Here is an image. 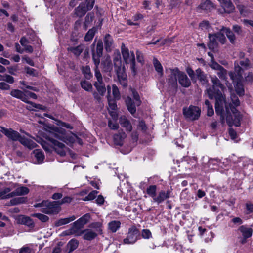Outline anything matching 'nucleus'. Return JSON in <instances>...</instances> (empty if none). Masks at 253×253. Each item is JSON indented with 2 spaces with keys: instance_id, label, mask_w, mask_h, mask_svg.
Here are the masks:
<instances>
[{
  "instance_id": "1",
  "label": "nucleus",
  "mask_w": 253,
  "mask_h": 253,
  "mask_svg": "<svg viewBox=\"0 0 253 253\" xmlns=\"http://www.w3.org/2000/svg\"><path fill=\"white\" fill-rule=\"evenodd\" d=\"M65 130L62 128L56 127L50 132L47 139L51 143V145L43 142L42 143V148L47 152H50L53 148L57 154L61 156L66 155L65 145L59 142L57 140L64 141L66 139Z\"/></svg>"
},
{
  "instance_id": "2",
  "label": "nucleus",
  "mask_w": 253,
  "mask_h": 253,
  "mask_svg": "<svg viewBox=\"0 0 253 253\" xmlns=\"http://www.w3.org/2000/svg\"><path fill=\"white\" fill-rule=\"evenodd\" d=\"M206 92L208 94L209 98L212 99L214 98L216 99V102L215 104V111L217 114L220 115L221 121L223 123L224 121V116L223 115V104H225V107L226 108L227 114L229 113V108L224 98L222 95H220L218 92L215 93L212 91L211 88H207Z\"/></svg>"
},
{
  "instance_id": "3",
  "label": "nucleus",
  "mask_w": 253,
  "mask_h": 253,
  "mask_svg": "<svg viewBox=\"0 0 253 253\" xmlns=\"http://www.w3.org/2000/svg\"><path fill=\"white\" fill-rule=\"evenodd\" d=\"M234 71H230L228 74L234 85L237 94L242 95L244 93V89L243 85V69L239 66V64L236 62L234 64Z\"/></svg>"
},
{
  "instance_id": "4",
  "label": "nucleus",
  "mask_w": 253,
  "mask_h": 253,
  "mask_svg": "<svg viewBox=\"0 0 253 253\" xmlns=\"http://www.w3.org/2000/svg\"><path fill=\"white\" fill-rule=\"evenodd\" d=\"M114 65L115 68L118 81L120 84L123 86L127 85V76L125 71V68L122 65L120 54H115L113 58Z\"/></svg>"
},
{
  "instance_id": "5",
  "label": "nucleus",
  "mask_w": 253,
  "mask_h": 253,
  "mask_svg": "<svg viewBox=\"0 0 253 253\" xmlns=\"http://www.w3.org/2000/svg\"><path fill=\"white\" fill-rule=\"evenodd\" d=\"M35 207H41V211L47 214H57L61 210L57 201H42L34 205Z\"/></svg>"
},
{
  "instance_id": "6",
  "label": "nucleus",
  "mask_w": 253,
  "mask_h": 253,
  "mask_svg": "<svg viewBox=\"0 0 253 253\" xmlns=\"http://www.w3.org/2000/svg\"><path fill=\"white\" fill-rule=\"evenodd\" d=\"M90 215L89 213H86L79 218L78 220L73 223V226L69 229L67 231L68 233H66V235L75 234V236H78L82 235L80 229L84 227V226L86 224L89 220Z\"/></svg>"
},
{
  "instance_id": "7",
  "label": "nucleus",
  "mask_w": 253,
  "mask_h": 253,
  "mask_svg": "<svg viewBox=\"0 0 253 253\" xmlns=\"http://www.w3.org/2000/svg\"><path fill=\"white\" fill-rule=\"evenodd\" d=\"M121 51L123 58L126 64H130V69L134 75L137 73V70L135 68V55L133 52H129L128 49L122 44Z\"/></svg>"
},
{
  "instance_id": "8",
  "label": "nucleus",
  "mask_w": 253,
  "mask_h": 253,
  "mask_svg": "<svg viewBox=\"0 0 253 253\" xmlns=\"http://www.w3.org/2000/svg\"><path fill=\"white\" fill-rule=\"evenodd\" d=\"M201 108L198 106L190 105L183 108V114L186 119L190 121L198 120L201 115Z\"/></svg>"
},
{
  "instance_id": "9",
  "label": "nucleus",
  "mask_w": 253,
  "mask_h": 253,
  "mask_svg": "<svg viewBox=\"0 0 253 253\" xmlns=\"http://www.w3.org/2000/svg\"><path fill=\"white\" fill-rule=\"evenodd\" d=\"M230 109L233 114V115H227L226 117V121L229 126H239L240 125V121L242 119V116L237 109L232 106V105L229 104Z\"/></svg>"
},
{
  "instance_id": "10",
  "label": "nucleus",
  "mask_w": 253,
  "mask_h": 253,
  "mask_svg": "<svg viewBox=\"0 0 253 253\" xmlns=\"http://www.w3.org/2000/svg\"><path fill=\"white\" fill-rule=\"evenodd\" d=\"M95 76L97 79V81L94 83V85L99 93L101 95H103L106 91V88L103 82L101 74L98 69H95Z\"/></svg>"
},
{
  "instance_id": "11",
  "label": "nucleus",
  "mask_w": 253,
  "mask_h": 253,
  "mask_svg": "<svg viewBox=\"0 0 253 253\" xmlns=\"http://www.w3.org/2000/svg\"><path fill=\"white\" fill-rule=\"evenodd\" d=\"M139 230L135 226L130 227L128 232L127 237L124 239V244H134L137 240Z\"/></svg>"
},
{
  "instance_id": "12",
  "label": "nucleus",
  "mask_w": 253,
  "mask_h": 253,
  "mask_svg": "<svg viewBox=\"0 0 253 253\" xmlns=\"http://www.w3.org/2000/svg\"><path fill=\"white\" fill-rule=\"evenodd\" d=\"M103 50V42L101 41H98L96 45V53L93 52L92 54V58L95 65V69H98V66L100 64V58L102 55Z\"/></svg>"
},
{
  "instance_id": "13",
  "label": "nucleus",
  "mask_w": 253,
  "mask_h": 253,
  "mask_svg": "<svg viewBox=\"0 0 253 253\" xmlns=\"http://www.w3.org/2000/svg\"><path fill=\"white\" fill-rule=\"evenodd\" d=\"M0 128L1 132L4 134L9 139L12 141H18L21 135L17 131L11 128L7 129L4 127H0Z\"/></svg>"
},
{
  "instance_id": "14",
  "label": "nucleus",
  "mask_w": 253,
  "mask_h": 253,
  "mask_svg": "<svg viewBox=\"0 0 253 253\" xmlns=\"http://www.w3.org/2000/svg\"><path fill=\"white\" fill-rule=\"evenodd\" d=\"M171 194V191L170 190H168L167 191L162 190L156 195L153 201L159 204L170 197Z\"/></svg>"
},
{
  "instance_id": "15",
  "label": "nucleus",
  "mask_w": 253,
  "mask_h": 253,
  "mask_svg": "<svg viewBox=\"0 0 253 253\" xmlns=\"http://www.w3.org/2000/svg\"><path fill=\"white\" fill-rule=\"evenodd\" d=\"M29 192V189L25 186L17 188L14 191L7 193L6 198H9L15 196H22L27 194Z\"/></svg>"
},
{
  "instance_id": "16",
  "label": "nucleus",
  "mask_w": 253,
  "mask_h": 253,
  "mask_svg": "<svg viewBox=\"0 0 253 253\" xmlns=\"http://www.w3.org/2000/svg\"><path fill=\"white\" fill-rule=\"evenodd\" d=\"M119 122L121 126L124 128L126 131L131 132L132 130V125L129 120L125 115L120 116Z\"/></svg>"
},
{
  "instance_id": "17",
  "label": "nucleus",
  "mask_w": 253,
  "mask_h": 253,
  "mask_svg": "<svg viewBox=\"0 0 253 253\" xmlns=\"http://www.w3.org/2000/svg\"><path fill=\"white\" fill-rule=\"evenodd\" d=\"M170 75L168 79V83L171 85L175 86L177 85V78H178L179 73H180V71L177 68L170 69Z\"/></svg>"
},
{
  "instance_id": "18",
  "label": "nucleus",
  "mask_w": 253,
  "mask_h": 253,
  "mask_svg": "<svg viewBox=\"0 0 253 253\" xmlns=\"http://www.w3.org/2000/svg\"><path fill=\"white\" fill-rule=\"evenodd\" d=\"M223 8L224 12L227 13L233 12L235 10V7L231 0H218Z\"/></svg>"
},
{
  "instance_id": "19",
  "label": "nucleus",
  "mask_w": 253,
  "mask_h": 253,
  "mask_svg": "<svg viewBox=\"0 0 253 253\" xmlns=\"http://www.w3.org/2000/svg\"><path fill=\"white\" fill-rule=\"evenodd\" d=\"M10 95L24 102H28V95L25 93V91L23 92L18 89H13L10 92Z\"/></svg>"
},
{
  "instance_id": "20",
  "label": "nucleus",
  "mask_w": 253,
  "mask_h": 253,
  "mask_svg": "<svg viewBox=\"0 0 253 253\" xmlns=\"http://www.w3.org/2000/svg\"><path fill=\"white\" fill-rule=\"evenodd\" d=\"M178 79L179 84L184 87H188L191 85L190 80L184 72H180Z\"/></svg>"
},
{
  "instance_id": "21",
  "label": "nucleus",
  "mask_w": 253,
  "mask_h": 253,
  "mask_svg": "<svg viewBox=\"0 0 253 253\" xmlns=\"http://www.w3.org/2000/svg\"><path fill=\"white\" fill-rule=\"evenodd\" d=\"M211 81L213 84L212 87H209L208 88H211L215 93L218 92L220 95H222L221 92L218 89H216V88H220L222 89L224 87L223 85L221 83L219 80L216 76H213L211 77Z\"/></svg>"
},
{
  "instance_id": "22",
  "label": "nucleus",
  "mask_w": 253,
  "mask_h": 253,
  "mask_svg": "<svg viewBox=\"0 0 253 253\" xmlns=\"http://www.w3.org/2000/svg\"><path fill=\"white\" fill-rule=\"evenodd\" d=\"M126 135L123 130L119 131L113 136L114 143L118 145H122L123 140L126 138Z\"/></svg>"
},
{
  "instance_id": "23",
  "label": "nucleus",
  "mask_w": 253,
  "mask_h": 253,
  "mask_svg": "<svg viewBox=\"0 0 253 253\" xmlns=\"http://www.w3.org/2000/svg\"><path fill=\"white\" fill-rule=\"evenodd\" d=\"M18 221L19 223L25 225L30 227H33L34 223L32 219L28 216L20 215L18 217Z\"/></svg>"
},
{
  "instance_id": "24",
  "label": "nucleus",
  "mask_w": 253,
  "mask_h": 253,
  "mask_svg": "<svg viewBox=\"0 0 253 253\" xmlns=\"http://www.w3.org/2000/svg\"><path fill=\"white\" fill-rule=\"evenodd\" d=\"M87 11L85 4L82 2L75 9L74 13L77 17H82L85 15Z\"/></svg>"
},
{
  "instance_id": "25",
  "label": "nucleus",
  "mask_w": 253,
  "mask_h": 253,
  "mask_svg": "<svg viewBox=\"0 0 253 253\" xmlns=\"http://www.w3.org/2000/svg\"><path fill=\"white\" fill-rule=\"evenodd\" d=\"M18 141L24 146L30 149L35 148L37 144L32 140L20 136Z\"/></svg>"
},
{
  "instance_id": "26",
  "label": "nucleus",
  "mask_w": 253,
  "mask_h": 253,
  "mask_svg": "<svg viewBox=\"0 0 253 253\" xmlns=\"http://www.w3.org/2000/svg\"><path fill=\"white\" fill-rule=\"evenodd\" d=\"M82 234H84L83 238L86 240H92L97 235V233L90 229H85L81 231Z\"/></svg>"
},
{
  "instance_id": "27",
  "label": "nucleus",
  "mask_w": 253,
  "mask_h": 253,
  "mask_svg": "<svg viewBox=\"0 0 253 253\" xmlns=\"http://www.w3.org/2000/svg\"><path fill=\"white\" fill-rule=\"evenodd\" d=\"M239 230L242 233V236L245 239H247L251 237L253 233V229L251 228L247 227L245 225L241 226Z\"/></svg>"
},
{
  "instance_id": "28",
  "label": "nucleus",
  "mask_w": 253,
  "mask_h": 253,
  "mask_svg": "<svg viewBox=\"0 0 253 253\" xmlns=\"http://www.w3.org/2000/svg\"><path fill=\"white\" fill-rule=\"evenodd\" d=\"M208 37L209 38V43L208 44V47L210 49H214L217 45L216 42L217 38L215 34H209Z\"/></svg>"
},
{
  "instance_id": "29",
  "label": "nucleus",
  "mask_w": 253,
  "mask_h": 253,
  "mask_svg": "<svg viewBox=\"0 0 253 253\" xmlns=\"http://www.w3.org/2000/svg\"><path fill=\"white\" fill-rule=\"evenodd\" d=\"M20 43L24 47V51H25L28 53H32L33 48L32 46L28 45L29 41L25 37H22L20 40Z\"/></svg>"
},
{
  "instance_id": "30",
  "label": "nucleus",
  "mask_w": 253,
  "mask_h": 253,
  "mask_svg": "<svg viewBox=\"0 0 253 253\" xmlns=\"http://www.w3.org/2000/svg\"><path fill=\"white\" fill-rule=\"evenodd\" d=\"M76 217L74 215H72L67 218H61L55 222V225L56 227H59L60 226L67 224L74 221Z\"/></svg>"
},
{
  "instance_id": "31",
  "label": "nucleus",
  "mask_w": 253,
  "mask_h": 253,
  "mask_svg": "<svg viewBox=\"0 0 253 253\" xmlns=\"http://www.w3.org/2000/svg\"><path fill=\"white\" fill-rule=\"evenodd\" d=\"M84 49V46L82 44L79 45L76 47H69L67 48L68 51L72 52L76 56H79L83 51Z\"/></svg>"
},
{
  "instance_id": "32",
  "label": "nucleus",
  "mask_w": 253,
  "mask_h": 253,
  "mask_svg": "<svg viewBox=\"0 0 253 253\" xmlns=\"http://www.w3.org/2000/svg\"><path fill=\"white\" fill-rule=\"evenodd\" d=\"M126 103L128 110L131 114H134L136 112V108L131 98L129 97H127L126 98Z\"/></svg>"
},
{
  "instance_id": "33",
  "label": "nucleus",
  "mask_w": 253,
  "mask_h": 253,
  "mask_svg": "<svg viewBox=\"0 0 253 253\" xmlns=\"http://www.w3.org/2000/svg\"><path fill=\"white\" fill-rule=\"evenodd\" d=\"M195 74L197 78L199 80L202 84H207L208 81L206 76L204 73L200 68L196 70Z\"/></svg>"
},
{
  "instance_id": "34",
  "label": "nucleus",
  "mask_w": 253,
  "mask_h": 253,
  "mask_svg": "<svg viewBox=\"0 0 253 253\" xmlns=\"http://www.w3.org/2000/svg\"><path fill=\"white\" fill-rule=\"evenodd\" d=\"M103 69L105 72L110 71L112 70V64L110 58L108 56L106 57L105 59L101 63Z\"/></svg>"
},
{
  "instance_id": "35",
  "label": "nucleus",
  "mask_w": 253,
  "mask_h": 253,
  "mask_svg": "<svg viewBox=\"0 0 253 253\" xmlns=\"http://www.w3.org/2000/svg\"><path fill=\"white\" fill-rule=\"evenodd\" d=\"M153 63L155 70L162 77L163 75V69L161 64L156 58H153Z\"/></svg>"
},
{
  "instance_id": "36",
  "label": "nucleus",
  "mask_w": 253,
  "mask_h": 253,
  "mask_svg": "<svg viewBox=\"0 0 253 253\" xmlns=\"http://www.w3.org/2000/svg\"><path fill=\"white\" fill-rule=\"evenodd\" d=\"M237 62L238 63L239 66L241 67L243 69V72L244 70H247L250 67V62L248 58H243V59L240 60V61H235L234 63Z\"/></svg>"
},
{
  "instance_id": "37",
  "label": "nucleus",
  "mask_w": 253,
  "mask_h": 253,
  "mask_svg": "<svg viewBox=\"0 0 253 253\" xmlns=\"http://www.w3.org/2000/svg\"><path fill=\"white\" fill-rule=\"evenodd\" d=\"M221 30L223 31L225 33L226 36L229 40L230 42L231 43H234L235 42V36L233 32L231 31L230 29L224 27L222 28Z\"/></svg>"
},
{
  "instance_id": "38",
  "label": "nucleus",
  "mask_w": 253,
  "mask_h": 253,
  "mask_svg": "<svg viewBox=\"0 0 253 253\" xmlns=\"http://www.w3.org/2000/svg\"><path fill=\"white\" fill-rule=\"evenodd\" d=\"M94 17V14L92 12L88 13L85 17V21L84 24V27L85 30H86L87 27L92 22Z\"/></svg>"
},
{
  "instance_id": "39",
  "label": "nucleus",
  "mask_w": 253,
  "mask_h": 253,
  "mask_svg": "<svg viewBox=\"0 0 253 253\" xmlns=\"http://www.w3.org/2000/svg\"><path fill=\"white\" fill-rule=\"evenodd\" d=\"M121 222L119 221H112L109 223L108 228L112 232H116L120 228Z\"/></svg>"
},
{
  "instance_id": "40",
  "label": "nucleus",
  "mask_w": 253,
  "mask_h": 253,
  "mask_svg": "<svg viewBox=\"0 0 253 253\" xmlns=\"http://www.w3.org/2000/svg\"><path fill=\"white\" fill-rule=\"evenodd\" d=\"M79 245V242L75 239H71L67 244V247L69 248V251L67 253H70L75 250Z\"/></svg>"
},
{
  "instance_id": "41",
  "label": "nucleus",
  "mask_w": 253,
  "mask_h": 253,
  "mask_svg": "<svg viewBox=\"0 0 253 253\" xmlns=\"http://www.w3.org/2000/svg\"><path fill=\"white\" fill-rule=\"evenodd\" d=\"M34 156L39 163H42L44 159V156L42 150L36 149L33 152Z\"/></svg>"
},
{
  "instance_id": "42",
  "label": "nucleus",
  "mask_w": 253,
  "mask_h": 253,
  "mask_svg": "<svg viewBox=\"0 0 253 253\" xmlns=\"http://www.w3.org/2000/svg\"><path fill=\"white\" fill-rule=\"evenodd\" d=\"M105 48L107 51L110 50V47L113 44V40L109 34H106L104 39Z\"/></svg>"
},
{
  "instance_id": "43",
  "label": "nucleus",
  "mask_w": 253,
  "mask_h": 253,
  "mask_svg": "<svg viewBox=\"0 0 253 253\" xmlns=\"http://www.w3.org/2000/svg\"><path fill=\"white\" fill-rule=\"evenodd\" d=\"M200 8L206 10H210L214 8L213 4L209 0H206L200 5Z\"/></svg>"
},
{
  "instance_id": "44",
  "label": "nucleus",
  "mask_w": 253,
  "mask_h": 253,
  "mask_svg": "<svg viewBox=\"0 0 253 253\" xmlns=\"http://www.w3.org/2000/svg\"><path fill=\"white\" fill-rule=\"evenodd\" d=\"M156 191H157V186L156 185H153L149 186L147 188V193L149 195V196L152 198L153 200H154V198L156 197L157 194H156Z\"/></svg>"
},
{
  "instance_id": "45",
  "label": "nucleus",
  "mask_w": 253,
  "mask_h": 253,
  "mask_svg": "<svg viewBox=\"0 0 253 253\" xmlns=\"http://www.w3.org/2000/svg\"><path fill=\"white\" fill-rule=\"evenodd\" d=\"M96 31L97 29L95 27H93L92 28L89 29L84 36V40L85 41H89L93 39Z\"/></svg>"
},
{
  "instance_id": "46",
  "label": "nucleus",
  "mask_w": 253,
  "mask_h": 253,
  "mask_svg": "<svg viewBox=\"0 0 253 253\" xmlns=\"http://www.w3.org/2000/svg\"><path fill=\"white\" fill-rule=\"evenodd\" d=\"M82 87L87 91H90L91 90L92 88V86L91 84L88 81H81L80 83Z\"/></svg>"
},
{
  "instance_id": "47",
  "label": "nucleus",
  "mask_w": 253,
  "mask_h": 253,
  "mask_svg": "<svg viewBox=\"0 0 253 253\" xmlns=\"http://www.w3.org/2000/svg\"><path fill=\"white\" fill-rule=\"evenodd\" d=\"M32 216L37 217L42 222H46L49 220V217L41 213H34Z\"/></svg>"
},
{
  "instance_id": "48",
  "label": "nucleus",
  "mask_w": 253,
  "mask_h": 253,
  "mask_svg": "<svg viewBox=\"0 0 253 253\" xmlns=\"http://www.w3.org/2000/svg\"><path fill=\"white\" fill-rule=\"evenodd\" d=\"M82 72L84 77L86 79H90L91 77L90 67L88 66H86L82 68Z\"/></svg>"
},
{
  "instance_id": "49",
  "label": "nucleus",
  "mask_w": 253,
  "mask_h": 253,
  "mask_svg": "<svg viewBox=\"0 0 253 253\" xmlns=\"http://www.w3.org/2000/svg\"><path fill=\"white\" fill-rule=\"evenodd\" d=\"M26 201V198L24 197H19L14 198L11 200L10 203L12 205H15L19 204L25 203Z\"/></svg>"
},
{
  "instance_id": "50",
  "label": "nucleus",
  "mask_w": 253,
  "mask_h": 253,
  "mask_svg": "<svg viewBox=\"0 0 253 253\" xmlns=\"http://www.w3.org/2000/svg\"><path fill=\"white\" fill-rule=\"evenodd\" d=\"M0 80H3L9 84H13L14 82V78L9 75H5L3 77L0 75Z\"/></svg>"
},
{
  "instance_id": "51",
  "label": "nucleus",
  "mask_w": 253,
  "mask_h": 253,
  "mask_svg": "<svg viewBox=\"0 0 253 253\" xmlns=\"http://www.w3.org/2000/svg\"><path fill=\"white\" fill-rule=\"evenodd\" d=\"M107 100L109 106V110H116L117 106L115 100L111 99L109 95L107 96Z\"/></svg>"
},
{
  "instance_id": "52",
  "label": "nucleus",
  "mask_w": 253,
  "mask_h": 253,
  "mask_svg": "<svg viewBox=\"0 0 253 253\" xmlns=\"http://www.w3.org/2000/svg\"><path fill=\"white\" fill-rule=\"evenodd\" d=\"M227 73V70L222 67L220 70H218L217 74L221 79L226 80Z\"/></svg>"
},
{
  "instance_id": "53",
  "label": "nucleus",
  "mask_w": 253,
  "mask_h": 253,
  "mask_svg": "<svg viewBox=\"0 0 253 253\" xmlns=\"http://www.w3.org/2000/svg\"><path fill=\"white\" fill-rule=\"evenodd\" d=\"M112 93L114 98L116 100H119L120 98V93L118 87L116 85L112 86Z\"/></svg>"
},
{
  "instance_id": "54",
  "label": "nucleus",
  "mask_w": 253,
  "mask_h": 253,
  "mask_svg": "<svg viewBox=\"0 0 253 253\" xmlns=\"http://www.w3.org/2000/svg\"><path fill=\"white\" fill-rule=\"evenodd\" d=\"M217 40H218L221 44H223L226 42V40L223 33L221 32L215 33Z\"/></svg>"
},
{
  "instance_id": "55",
  "label": "nucleus",
  "mask_w": 253,
  "mask_h": 253,
  "mask_svg": "<svg viewBox=\"0 0 253 253\" xmlns=\"http://www.w3.org/2000/svg\"><path fill=\"white\" fill-rule=\"evenodd\" d=\"M25 71L27 74L32 76H36L38 74L35 69L28 66L25 67Z\"/></svg>"
},
{
  "instance_id": "56",
  "label": "nucleus",
  "mask_w": 253,
  "mask_h": 253,
  "mask_svg": "<svg viewBox=\"0 0 253 253\" xmlns=\"http://www.w3.org/2000/svg\"><path fill=\"white\" fill-rule=\"evenodd\" d=\"M97 193H98V191H97L96 190H93V191H91L90 193H89V194L87 196H86L84 198V200L86 201V200H93L96 197Z\"/></svg>"
},
{
  "instance_id": "57",
  "label": "nucleus",
  "mask_w": 253,
  "mask_h": 253,
  "mask_svg": "<svg viewBox=\"0 0 253 253\" xmlns=\"http://www.w3.org/2000/svg\"><path fill=\"white\" fill-rule=\"evenodd\" d=\"M10 188L8 187L0 190V197L2 199H7L6 198V197H7V194L8 193L10 192Z\"/></svg>"
},
{
  "instance_id": "58",
  "label": "nucleus",
  "mask_w": 253,
  "mask_h": 253,
  "mask_svg": "<svg viewBox=\"0 0 253 253\" xmlns=\"http://www.w3.org/2000/svg\"><path fill=\"white\" fill-rule=\"evenodd\" d=\"M108 125L109 128L112 130H117L119 127V124L117 122H113L111 120H109Z\"/></svg>"
},
{
  "instance_id": "59",
  "label": "nucleus",
  "mask_w": 253,
  "mask_h": 253,
  "mask_svg": "<svg viewBox=\"0 0 253 253\" xmlns=\"http://www.w3.org/2000/svg\"><path fill=\"white\" fill-rule=\"evenodd\" d=\"M86 6H85L87 11L91 10L95 3V0H85Z\"/></svg>"
},
{
  "instance_id": "60",
  "label": "nucleus",
  "mask_w": 253,
  "mask_h": 253,
  "mask_svg": "<svg viewBox=\"0 0 253 253\" xmlns=\"http://www.w3.org/2000/svg\"><path fill=\"white\" fill-rule=\"evenodd\" d=\"M142 236L145 239H149L151 238L152 234L149 229H143L142 231Z\"/></svg>"
},
{
  "instance_id": "61",
  "label": "nucleus",
  "mask_w": 253,
  "mask_h": 253,
  "mask_svg": "<svg viewBox=\"0 0 253 253\" xmlns=\"http://www.w3.org/2000/svg\"><path fill=\"white\" fill-rule=\"evenodd\" d=\"M22 60L25 61L27 64L30 65L31 66H34L35 64L34 61L28 56L24 55L22 57Z\"/></svg>"
},
{
  "instance_id": "62",
  "label": "nucleus",
  "mask_w": 253,
  "mask_h": 253,
  "mask_svg": "<svg viewBox=\"0 0 253 253\" xmlns=\"http://www.w3.org/2000/svg\"><path fill=\"white\" fill-rule=\"evenodd\" d=\"M210 66L211 68L214 70H216L217 71L220 70L222 67V66H221L220 65H219L217 62L214 61L213 60L211 61V63L210 64Z\"/></svg>"
},
{
  "instance_id": "63",
  "label": "nucleus",
  "mask_w": 253,
  "mask_h": 253,
  "mask_svg": "<svg viewBox=\"0 0 253 253\" xmlns=\"http://www.w3.org/2000/svg\"><path fill=\"white\" fill-rule=\"evenodd\" d=\"M72 199L70 197H64L61 201H59L58 204L60 206L61 205L65 204V203H70L72 201Z\"/></svg>"
},
{
  "instance_id": "64",
  "label": "nucleus",
  "mask_w": 253,
  "mask_h": 253,
  "mask_svg": "<svg viewBox=\"0 0 253 253\" xmlns=\"http://www.w3.org/2000/svg\"><path fill=\"white\" fill-rule=\"evenodd\" d=\"M138 127L144 132H145L147 129V127L145 122L142 120L139 121Z\"/></svg>"
}]
</instances>
